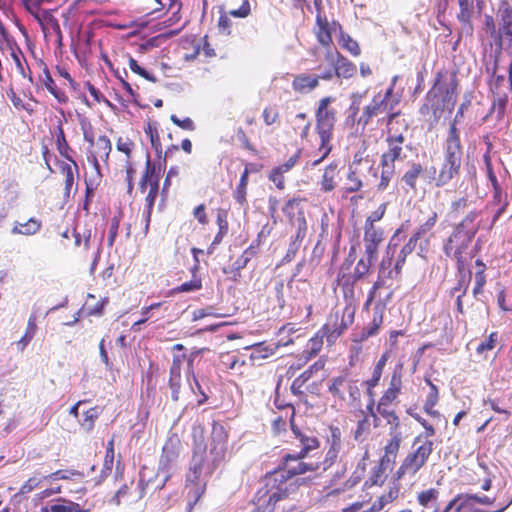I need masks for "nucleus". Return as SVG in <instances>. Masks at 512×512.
<instances>
[{
  "label": "nucleus",
  "mask_w": 512,
  "mask_h": 512,
  "mask_svg": "<svg viewBox=\"0 0 512 512\" xmlns=\"http://www.w3.org/2000/svg\"><path fill=\"white\" fill-rule=\"evenodd\" d=\"M223 462L220 458L207 452L201 444L196 445L190 461L186 481L191 485L190 493L197 501L206 490L209 477Z\"/></svg>",
  "instance_id": "nucleus-1"
},
{
  "label": "nucleus",
  "mask_w": 512,
  "mask_h": 512,
  "mask_svg": "<svg viewBox=\"0 0 512 512\" xmlns=\"http://www.w3.org/2000/svg\"><path fill=\"white\" fill-rule=\"evenodd\" d=\"M462 146L457 127L451 125L445 141L444 161L436 178V186L448 184L460 172Z\"/></svg>",
  "instance_id": "nucleus-2"
},
{
  "label": "nucleus",
  "mask_w": 512,
  "mask_h": 512,
  "mask_svg": "<svg viewBox=\"0 0 512 512\" xmlns=\"http://www.w3.org/2000/svg\"><path fill=\"white\" fill-rule=\"evenodd\" d=\"M439 74L433 87L427 93V99L431 102L433 114L437 116L438 112L444 110L452 111L457 99V82L451 78L449 83L442 82Z\"/></svg>",
  "instance_id": "nucleus-3"
},
{
  "label": "nucleus",
  "mask_w": 512,
  "mask_h": 512,
  "mask_svg": "<svg viewBox=\"0 0 512 512\" xmlns=\"http://www.w3.org/2000/svg\"><path fill=\"white\" fill-rule=\"evenodd\" d=\"M476 235L475 229H465V225L457 224L454 231L444 245V253L447 257H453L458 265L463 264V254L469 248Z\"/></svg>",
  "instance_id": "nucleus-4"
},
{
  "label": "nucleus",
  "mask_w": 512,
  "mask_h": 512,
  "mask_svg": "<svg viewBox=\"0 0 512 512\" xmlns=\"http://www.w3.org/2000/svg\"><path fill=\"white\" fill-rule=\"evenodd\" d=\"M394 109L393 103L384 102L382 93H377L372 101L363 108L362 115L358 118L357 123L365 128L373 117L383 113H388L387 125H393L394 120L399 116V112H391Z\"/></svg>",
  "instance_id": "nucleus-5"
},
{
  "label": "nucleus",
  "mask_w": 512,
  "mask_h": 512,
  "mask_svg": "<svg viewBox=\"0 0 512 512\" xmlns=\"http://www.w3.org/2000/svg\"><path fill=\"white\" fill-rule=\"evenodd\" d=\"M334 101L332 97H324L319 101L318 108L315 113L316 132L319 138L327 139L332 137V132L336 122V111L330 105Z\"/></svg>",
  "instance_id": "nucleus-6"
},
{
  "label": "nucleus",
  "mask_w": 512,
  "mask_h": 512,
  "mask_svg": "<svg viewBox=\"0 0 512 512\" xmlns=\"http://www.w3.org/2000/svg\"><path fill=\"white\" fill-rule=\"evenodd\" d=\"M290 479L292 477L287 473V469L282 463L276 470L266 475V486L270 488L269 503L275 504L287 495V488L283 485Z\"/></svg>",
  "instance_id": "nucleus-7"
},
{
  "label": "nucleus",
  "mask_w": 512,
  "mask_h": 512,
  "mask_svg": "<svg viewBox=\"0 0 512 512\" xmlns=\"http://www.w3.org/2000/svg\"><path fill=\"white\" fill-rule=\"evenodd\" d=\"M178 456L179 452L172 442L166 443L164 445L158 466V476H162L163 478L162 485H164L165 482H167L171 477ZM162 487L163 486L160 488Z\"/></svg>",
  "instance_id": "nucleus-8"
},
{
  "label": "nucleus",
  "mask_w": 512,
  "mask_h": 512,
  "mask_svg": "<svg viewBox=\"0 0 512 512\" xmlns=\"http://www.w3.org/2000/svg\"><path fill=\"white\" fill-rule=\"evenodd\" d=\"M302 457H298V454L287 453L282 457L281 463L287 469V473L290 476L296 477L298 475L305 474L308 471H316L320 468V464L317 462H303Z\"/></svg>",
  "instance_id": "nucleus-9"
},
{
  "label": "nucleus",
  "mask_w": 512,
  "mask_h": 512,
  "mask_svg": "<svg viewBox=\"0 0 512 512\" xmlns=\"http://www.w3.org/2000/svg\"><path fill=\"white\" fill-rule=\"evenodd\" d=\"M228 434L225 427L220 423H213L211 432L210 454L215 455L216 459L225 460L227 451Z\"/></svg>",
  "instance_id": "nucleus-10"
},
{
  "label": "nucleus",
  "mask_w": 512,
  "mask_h": 512,
  "mask_svg": "<svg viewBox=\"0 0 512 512\" xmlns=\"http://www.w3.org/2000/svg\"><path fill=\"white\" fill-rule=\"evenodd\" d=\"M402 365L399 364L395 367L389 388L385 391L383 396L380 398L379 403L381 405H389L391 404L398 396L402 388Z\"/></svg>",
  "instance_id": "nucleus-11"
},
{
  "label": "nucleus",
  "mask_w": 512,
  "mask_h": 512,
  "mask_svg": "<svg viewBox=\"0 0 512 512\" xmlns=\"http://www.w3.org/2000/svg\"><path fill=\"white\" fill-rule=\"evenodd\" d=\"M404 141L405 137L402 134L389 135L386 138L388 150L381 157L393 162L403 160L406 157L402 147Z\"/></svg>",
  "instance_id": "nucleus-12"
},
{
  "label": "nucleus",
  "mask_w": 512,
  "mask_h": 512,
  "mask_svg": "<svg viewBox=\"0 0 512 512\" xmlns=\"http://www.w3.org/2000/svg\"><path fill=\"white\" fill-rule=\"evenodd\" d=\"M389 434L391 435V440L385 447V455L381 459V466L384 469H387L389 465L395 462L398 450L400 448V443L402 441L401 432L395 431V429H390Z\"/></svg>",
  "instance_id": "nucleus-13"
},
{
  "label": "nucleus",
  "mask_w": 512,
  "mask_h": 512,
  "mask_svg": "<svg viewBox=\"0 0 512 512\" xmlns=\"http://www.w3.org/2000/svg\"><path fill=\"white\" fill-rule=\"evenodd\" d=\"M91 509V506H87L86 503L79 504L71 500L60 498L50 507H42L41 512H91Z\"/></svg>",
  "instance_id": "nucleus-14"
},
{
  "label": "nucleus",
  "mask_w": 512,
  "mask_h": 512,
  "mask_svg": "<svg viewBox=\"0 0 512 512\" xmlns=\"http://www.w3.org/2000/svg\"><path fill=\"white\" fill-rule=\"evenodd\" d=\"M328 59L331 65H334L335 75L343 78H350L356 71V67L338 52L329 53Z\"/></svg>",
  "instance_id": "nucleus-15"
},
{
  "label": "nucleus",
  "mask_w": 512,
  "mask_h": 512,
  "mask_svg": "<svg viewBox=\"0 0 512 512\" xmlns=\"http://www.w3.org/2000/svg\"><path fill=\"white\" fill-rule=\"evenodd\" d=\"M383 239L384 233L380 228L372 232L366 231L364 233L365 255L369 256V258H376L378 245Z\"/></svg>",
  "instance_id": "nucleus-16"
},
{
  "label": "nucleus",
  "mask_w": 512,
  "mask_h": 512,
  "mask_svg": "<svg viewBox=\"0 0 512 512\" xmlns=\"http://www.w3.org/2000/svg\"><path fill=\"white\" fill-rule=\"evenodd\" d=\"M318 78L311 75H299L292 83L293 89L300 93H308L318 86Z\"/></svg>",
  "instance_id": "nucleus-17"
},
{
  "label": "nucleus",
  "mask_w": 512,
  "mask_h": 512,
  "mask_svg": "<svg viewBox=\"0 0 512 512\" xmlns=\"http://www.w3.org/2000/svg\"><path fill=\"white\" fill-rule=\"evenodd\" d=\"M40 229L41 221L32 217L25 223L15 222L11 232L12 234L30 236L36 234Z\"/></svg>",
  "instance_id": "nucleus-18"
},
{
  "label": "nucleus",
  "mask_w": 512,
  "mask_h": 512,
  "mask_svg": "<svg viewBox=\"0 0 512 512\" xmlns=\"http://www.w3.org/2000/svg\"><path fill=\"white\" fill-rule=\"evenodd\" d=\"M96 147H97V150H96L97 155H93L92 158H93V164H94L95 168L98 170L99 163L97 160V156H99L102 159H107L112 150V145L107 136L101 135L97 139Z\"/></svg>",
  "instance_id": "nucleus-19"
},
{
  "label": "nucleus",
  "mask_w": 512,
  "mask_h": 512,
  "mask_svg": "<svg viewBox=\"0 0 512 512\" xmlns=\"http://www.w3.org/2000/svg\"><path fill=\"white\" fill-rule=\"evenodd\" d=\"M423 173V167L420 163L412 162L409 164L408 170L402 176L404 182L410 189H416V181Z\"/></svg>",
  "instance_id": "nucleus-20"
},
{
  "label": "nucleus",
  "mask_w": 512,
  "mask_h": 512,
  "mask_svg": "<svg viewBox=\"0 0 512 512\" xmlns=\"http://www.w3.org/2000/svg\"><path fill=\"white\" fill-rule=\"evenodd\" d=\"M425 382L429 385L430 392L427 395V399L424 404V410L431 416H437L439 413L438 411L434 410V407L438 402V388L428 378L425 379Z\"/></svg>",
  "instance_id": "nucleus-21"
},
{
  "label": "nucleus",
  "mask_w": 512,
  "mask_h": 512,
  "mask_svg": "<svg viewBox=\"0 0 512 512\" xmlns=\"http://www.w3.org/2000/svg\"><path fill=\"white\" fill-rule=\"evenodd\" d=\"M338 164L336 162L330 163L324 170L321 180V190L324 192H330L335 188V174Z\"/></svg>",
  "instance_id": "nucleus-22"
},
{
  "label": "nucleus",
  "mask_w": 512,
  "mask_h": 512,
  "mask_svg": "<svg viewBox=\"0 0 512 512\" xmlns=\"http://www.w3.org/2000/svg\"><path fill=\"white\" fill-rule=\"evenodd\" d=\"M298 438L302 446L301 450L296 453L298 457L306 458L310 452L319 447V441L316 437H309L299 433Z\"/></svg>",
  "instance_id": "nucleus-23"
},
{
  "label": "nucleus",
  "mask_w": 512,
  "mask_h": 512,
  "mask_svg": "<svg viewBox=\"0 0 512 512\" xmlns=\"http://www.w3.org/2000/svg\"><path fill=\"white\" fill-rule=\"evenodd\" d=\"M386 362H387V356H386V354H384L381 356V358L376 363V365L373 369L372 377L365 382V384L368 386V390H371L378 385L380 378L382 376V373H383V369L386 365Z\"/></svg>",
  "instance_id": "nucleus-24"
},
{
  "label": "nucleus",
  "mask_w": 512,
  "mask_h": 512,
  "mask_svg": "<svg viewBox=\"0 0 512 512\" xmlns=\"http://www.w3.org/2000/svg\"><path fill=\"white\" fill-rule=\"evenodd\" d=\"M56 145H57V149H58L60 155L63 156L64 158H66L67 160L71 161L74 164L75 168L77 169L78 168L77 163L68 154L70 147L66 141L65 134H64L63 128L61 126H58V132L56 135Z\"/></svg>",
  "instance_id": "nucleus-25"
},
{
  "label": "nucleus",
  "mask_w": 512,
  "mask_h": 512,
  "mask_svg": "<svg viewBox=\"0 0 512 512\" xmlns=\"http://www.w3.org/2000/svg\"><path fill=\"white\" fill-rule=\"evenodd\" d=\"M438 219V213L431 211L428 218L419 226L417 231L412 235L417 241L432 230Z\"/></svg>",
  "instance_id": "nucleus-26"
},
{
  "label": "nucleus",
  "mask_w": 512,
  "mask_h": 512,
  "mask_svg": "<svg viewBox=\"0 0 512 512\" xmlns=\"http://www.w3.org/2000/svg\"><path fill=\"white\" fill-rule=\"evenodd\" d=\"M36 330V316L34 314H31L28 320L26 332L24 336L17 342V345L20 348V350H23L28 345V343L33 339Z\"/></svg>",
  "instance_id": "nucleus-27"
},
{
  "label": "nucleus",
  "mask_w": 512,
  "mask_h": 512,
  "mask_svg": "<svg viewBox=\"0 0 512 512\" xmlns=\"http://www.w3.org/2000/svg\"><path fill=\"white\" fill-rule=\"evenodd\" d=\"M472 501L482 505H491L493 504L494 499L486 495L479 496L477 494H464L462 495V503L456 508V512H461L462 508L470 505Z\"/></svg>",
  "instance_id": "nucleus-28"
},
{
  "label": "nucleus",
  "mask_w": 512,
  "mask_h": 512,
  "mask_svg": "<svg viewBox=\"0 0 512 512\" xmlns=\"http://www.w3.org/2000/svg\"><path fill=\"white\" fill-rule=\"evenodd\" d=\"M375 259L376 258H369V256L366 255L365 258H361L358 261L353 273L354 281L361 280L368 274L370 267Z\"/></svg>",
  "instance_id": "nucleus-29"
},
{
  "label": "nucleus",
  "mask_w": 512,
  "mask_h": 512,
  "mask_svg": "<svg viewBox=\"0 0 512 512\" xmlns=\"http://www.w3.org/2000/svg\"><path fill=\"white\" fill-rule=\"evenodd\" d=\"M416 243H417V240L411 236L409 241L402 247V249L398 255L396 264H395L396 274L400 273L402 265L405 262V258L407 257L408 254H410L414 250Z\"/></svg>",
  "instance_id": "nucleus-30"
},
{
  "label": "nucleus",
  "mask_w": 512,
  "mask_h": 512,
  "mask_svg": "<svg viewBox=\"0 0 512 512\" xmlns=\"http://www.w3.org/2000/svg\"><path fill=\"white\" fill-rule=\"evenodd\" d=\"M114 463V441L111 440L108 442L107 449H106V455L101 471L102 479L106 478L110 472L112 471Z\"/></svg>",
  "instance_id": "nucleus-31"
},
{
  "label": "nucleus",
  "mask_w": 512,
  "mask_h": 512,
  "mask_svg": "<svg viewBox=\"0 0 512 512\" xmlns=\"http://www.w3.org/2000/svg\"><path fill=\"white\" fill-rule=\"evenodd\" d=\"M168 387L170 390L171 399L174 402H177L180 399L182 376L176 374H169Z\"/></svg>",
  "instance_id": "nucleus-32"
},
{
  "label": "nucleus",
  "mask_w": 512,
  "mask_h": 512,
  "mask_svg": "<svg viewBox=\"0 0 512 512\" xmlns=\"http://www.w3.org/2000/svg\"><path fill=\"white\" fill-rule=\"evenodd\" d=\"M317 24L319 26L317 32V39L323 46H329L332 42L331 33L328 29L327 21H323L319 16L317 17Z\"/></svg>",
  "instance_id": "nucleus-33"
},
{
  "label": "nucleus",
  "mask_w": 512,
  "mask_h": 512,
  "mask_svg": "<svg viewBox=\"0 0 512 512\" xmlns=\"http://www.w3.org/2000/svg\"><path fill=\"white\" fill-rule=\"evenodd\" d=\"M248 183V171L245 170L241 175L239 184L235 190L234 198L240 204L246 203V188Z\"/></svg>",
  "instance_id": "nucleus-34"
},
{
  "label": "nucleus",
  "mask_w": 512,
  "mask_h": 512,
  "mask_svg": "<svg viewBox=\"0 0 512 512\" xmlns=\"http://www.w3.org/2000/svg\"><path fill=\"white\" fill-rule=\"evenodd\" d=\"M385 506V500L383 499H377L369 508L365 510H361L363 507L362 503H353L350 505L345 512H379L381 511Z\"/></svg>",
  "instance_id": "nucleus-35"
},
{
  "label": "nucleus",
  "mask_w": 512,
  "mask_h": 512,
  "mask_svg": "<svg viewBox=\"0 0 512 512\" xmlns=\"http://www.w3.org/2000/svg\"><path fill=\"white\" fill-rule=\"evenodd\" d=\"M312 373H313L312 370L308 369V370L304 371L300 376H298L297 378L294 379V381L292 382V385L290 387L291 392L294 395L300 396L303 394L302 387L311 378Z\"/></svg>",
  "instance_id": "nucleus-36"
},
{
  "label": "nucleus",
  "mask_w": 512,
  "mask_h": 512,
  "mask_svg": "<svg viewBox=\"0 0 512 512\" xmlns=\"http://www.w3.org/2000/svg\"><path fill=\"white\" fill-rule=\"evenodd\" d=\"M385 406L386 405L378 404L377 412L387 420V423L391 426L390 429H395V431H398L400 424L398 416L394 411L386 409Z\"/></svg>",
  "instance_id": "nucleus-37"
},
{
  "label": "nucleus",
  "mask_w": 512,
  "mask_h": 512,
  "mask_svg": "<svg viewBox=\"0 0 512 512\" xmlns=\"http://www.w3.org/2000/svg\"><path fill=\"white\" fill-rule=\"evenodd\" d=\"M11 57L16 65V68L18 70V72L22 75L23 78H26L27 77V74H26V71H25V68H24V64L22 62V59L24 62H26L25 58H24V55L22 53V51L17 47V48H11ZM28 79L30 82H32V76L31 74L28 75Z\"/></svg>",
  "instance_id": "nucleus-38"
},
{
  "label": "nucleus",
  "mask_w": 512,
  "mask_h": 512,
  "mask_svg": "<svg viewBox=\"0 0 512 512\" xmlns=\"http://www.w3.org/2000/svg\"><path fill=\"white\" fill-rule=\"evenodd\" d=\"M424 464L415 452L410 453L404 460V468H408L411 475H415Z\"/></svg>",
  "instance_id": "nucleus-39"
},
{
  "label": "nucleus",
  "mask_w": 512,
  "mask_h": 512,
  "mask_svg": "<svg viewBox=\"0 0 512 512\" xmlns=\"http://www.w3.org/2000/svg\"><path fill=\"white\" fill-rule=\"evenodd\" d=\"M99 416V411L97 407L90 408L84 413V418L81 423V426L86 432H90L94 428V422Z\"/></svg>",
  "instance_id": "nucleus-40"
},
{
  "label": "nucleus",
  "mask_w": 512,
  "mask_h": 512,
  "mask_svg": "<svg viewBox=\"0 0 512 512\" xmlns=\"http://www.w3.org/2000/svg\"><path fill=\"white\" fill-rule=\"evenodd\" d=\"M161 171H162L161 167L160 166L156 167L154 164H152L150 155L147 154L146 169H145V173L142 177L144 179H146L148 181V183H150L153 180H155L156 177H157V179H160Z\"/></svg>",
  "instance_id": "nucleus-41"
},
{
  "label": "nucleus",
  "mask_w": 512,
  "mask_h": 512,
  "mask_svg": "<svg viewBox=\"0 0 512 512\" xmlns=\"http://www.w3.org/2000/svg\"><path fill=\"white\" fill-rule=\"evenodd\" d=\"M188 383H189L191 391L194 394H200L202 396V398L198 400V405L204 404L208 399V395L205 392L198 376L196 374H194V377H191L190 382H188Z\"/></svg>",
  "instance_id": "nucleus-42"
},
{
  "label": "nucleus",
  "mask_w": 512,
  "mask_h": 512,
  "mask_svg": "<svg viewBox=\"0 0 512 512\" xmlns=\"http://www.w3.org/2000/svg\"><path fill=\"white\" fill-rule=\"evenodd\" d=\"M507 101L508 98L506 94L500 95L499 93H497L494 96L492 109L497 113L498 119L503 118L506 110Z\"/></svg>",
  "instance_id": "nucleus-43"
},
{
  "label": "nucleus",
  "mask_w": 512,
  "mask_h": 512,
  "mask_svg": "<svg viewBox=\"0 0 512 512\" xmlns=\"http://www.w3.org/2000/svg\"><path fill=\"white\" fill-rule=\"evenodd\" d=\"M128 63H129V68L131 69L132 72L140 75L141 77H143L146 80L151 81L153 83L157 81L156 77L154 75H152L151 73H149L146 69L141 67L134 58L129 57Z\"/></svg>",
  "instance_id": "nucleus-44"
},
{
  "label": "nucleus",
  "mask_w": 512,
  "mask_h": 512,
  "mask_svg": "<svg viewBox=\"0 0 512 512\" xmlns=\"http://www.w3.org/2000/svg\"><path fill=\"white\" fill-rule=\"evenodd\" d=\"M207 349L201 348V349H194L189 356H186L187 360V370H186V379L187 382H190L191 377H194L195 371L193 368L194 361Z\"/></svg>",
  "instance_id": "nucleus-45"
},
{
  "label": "nucleus",
  "mask_w": 512,
  "mask_h": 512,
  "mask_svg": "<svg viewBox=\"0 0 512 512\" xmlns=\"http://www.w3.org/2000/svg\"><path fill=\"white\" fill-rule=\"evenodd\" d=\"M82 477V473L76 470H58L54 473L49 474L48 476H43L44 479L59 480V479H71L72 477Z\"/></svg>",
  "instance_id": "nucleus-46"
},
{
  "label": "nucleus",
  "mask_w": 512,
  "mask_h": 512,
  "mask_svg": "<svg viewBox=\"0 0 512 512\" xmlns=\"http://www.w3.org/2000/svg\"><path fill=\"white\" fill-rule=\"evenodd\" d=\"M331 139H332V137H328L324 141L323 138H320V146H319L318 150L321 153V157L318 158L317 160L313 161V163H312L313 167H316L317 165H319L330 154V152L332 150V146L330 145Z\"/></svg>",
  "instance_id": "nucleus-47"
},
{
  "label": "nucleus",
  "mask_w": 512,
  "mask_h": 512,
  "mask_svg": "<svg viewBox=\"0 0 512 512\" xmlns=\"http://www.w3.org/2000/svg\"><path fill=\"white\" fill-rule=\"evenodd\" d=\"M8 97L10 98L11 102L13 103L14 107L17 109H23L27 111L29 114H32L34 112L32 106L29 103H24L23 100L16 95L14 90L11 88L7 92Z\"/></svg>",
  "instance_id": "nucleus-48"
},
{
  "label": "nucleus",
  "mask_w": 512,
  "mask_h": 512,
  "mask_svg": "<svg viewBox=\"0 0 512 512\" xmlns=\"http://www.w3.org/2000/svg\"><path fill=\"white\" fill-rule=\"evenodd\" d=\"M485 163H486L487 177L493 187L495 197H498L501 193V187H500L497 177L493 171L491 161L489 159H486Z\"/></svg>",
  "instance_id": "nucleus-49"
},
{
  "label": "nucleus",
  "mask_w": 512,
  "mask_h": 512,
  "mask_svg": "<svg viewBox=\"0 0 512 512\" xmlns=\"http://www.w3.org/2000/svg\"><path fill=\"white\" fill-rule=\"evenodd\" d=\"M433 451V442L426 439L420 446L415 450V454H417L420 460L426 463L427 459L431 455Z\"/></svg>",
  "instance_id": "nucleus-50"
},
{
  "label": "nucleus",
  "mask_w": 512,
  "mask_h": 512,
  "mask_svg": "<svg viewBox=\"0 0 512 512\" xmlns=\"http://www.w3.org/2000/svg\"><path fill=\"white\" fill-rule=\"evenodd\" d=\"M170 120L173 122V124H175L183 130L194 131L196 129L195 123L190 117L180 119L176 115L172 114L170 116Z\"/></svg>",
  "instance_id": "nucleus-51"
},
{
  "label": "nucleus",
  "mask_w": 512,
  "mask_h": 512,
  "mask_svg": "<svg viewBox=\"0 0 512 512\" xmlns=\"http://www.w3.org/2000/svg\"><path fill=\"white\" fill-rule=\"evenodd\" d=\"M345 377L344 376H338L331 380V384L329 385V392L332 393L334 396L343 399L344 394L341 392L340 387L344 384Z\"/></svg>",
  "instance_id": "nucleus-52"
},
{
  "label": "nucleus",
  "mask_w": 512,
  "mask_h": 512,
  "mask_svg": "<svg viewBox=\"0 0 512 512\" xmlns=\"http://www.w3.org/2000/svg\"><path fill=\"white\" fill-rule=\"evenodd\" d=\"M145 132L150 138V142H151L153 149L156 151V153L160 154L161 153V143H160V139H159L157 130L155 128L153 129L152 126L149 124L147 129L145 130Z\"/></svg>",
  "instance_id": "nucleus-53"
},
{
  "label": "nucleus",
  "mask_w": 512,
  "mask_h": 512,
  "mask_svg": "<svg viewBox=\"0 0 512 512\" xmlns=\"http://www.w3.org/2000/svg\"><path fill=\"white\" fill-rule=\"evenodd\" d=\"M186 360V354H174L172 364L170 366L169 374L181 375L182 364Z\"/></svg>",
  "instance_id": "nucleus-54"
},
{
  "label": "nucleus",
  "mask_w": 512,
  "mask_h": 512,
  "mask_svg": "<svg viewBox=\"0 0 512 512\" xmlns=\"http://www.w3.org/2000/svg\"><path fill=\"white\" fill-rule=\"evenodd\" d=\"M437 495H438V491L436 489H428L426 491H422L419 495H418V502L422 505V506H428V504L433 501V500H436L437 499Z\"/></svg>",
  "instance_id": "nucleus-55"
},
{
  "label": "nucleus",
  "mask_w": 512,
  "mask_h": 512,
  "mask_svg": "<svg viewBox=\"0 0 512 512\" xmlns=\"http://www.w3.org/2000/svg\"><path fill=\"white\" fill-rule=\"evenodd\" d=\"M496 341H497V334L495 332H493L489 335L488 339H486L485 341H482L477 346V349H476L477 353L482 354L485 351L492 350L495 347Z\"/></svg>",
  "instance_id": "nucleus-56"
},
{
  "label": "nucleus",
  "mask_w": 512,
  "mask_h": 512,
  "mask_svg": "<svg viewBox=\"0 0 512 512\" xmlns=\"http://www.w3.org/2000/svg\"><path fill=\"white\" fill-rule=\"evenodd\" d=\"M339 447L330 446L329 450L326 453L325 459L323 461V470H327L331 467V465L336 461L338 454L340 452Z\"/></svg>",
  "instance_id": "nucleus-57"
},
{
  "label": "nucleus",
  "mask_w": 512,
  "mask_h": 512,
  "mask_svg": "<svg viewBox=\"0 0 512 512\" xmlns=\"http://www.w3.org/2000/svg\"><path fill=\"white\" fill-rule=\"evenodd\" d=\"M348 187L347 192H357L362 187V181L359 179V177L356 175L354 171H350L348 176Z\"/></svg>",
  "instance_id": "nucleus-58"
},
{
  "label": "nucleus",
  "mask_w": 512,
  "mask_h": 512,
  "mask_svg": "<svg viewBox=\"0 0 512 512\" xmlns=\"http://www.w3.org/2000/svg\"><path fill=\"white\" fill-rule=\"evenodd\" d=\"M62 173L65 175V189L69 193L74 183L73 169L70 164L64 163L61 167Z\"/></svg>",
  "instance_id": "nucleus-59"
},
{
  "label": "nucleus",
  "mask_w": 512,
  "mask_h": 512,
  "mask_svg": "<svg viewBox=\"0 0 512 512\" xmlns=\"http://www.w3.org/2000/svg\"><path fill=\"white\" fill-rule=\"evenodd\" d=\"M120 225L119 217L115 216L111 219L109 235H108V246L112 247L114 245L115 239L117 237L118 229Z\"/></svg>",
  "instance_id": "nucleus-60"
},
{
  "label": "nucleus",
  "mask_w": 512,
  "mask_h": 512,
  "mask_svg": "<svg viewBox=\"0 0 512 512\" xmlns=\"http://www.w3.org/2000/svg\"><path fill=\"white\" fill-rule=\"evenodd\" d=\"M42 479H44L43 476L42 477L33 476V477L29 478L20 488V493L26 494V493L33 491L36 487L39 486Z\"/></svg>",
  "instance_id": "nucleus-61"
},
{
  "label": "nucleus",
  "mask_w": 512,
  "mask_h": 512,
  "mask_svg": "<svg viewBox=\"0 0 512 512\" xmlns=\"http://www.w3.org/2000/svg\"><path fill=\"white\" fill-rule=\"evenodd\" d=\"M232 21L227 14H221L218 20V29L224 35H230Z\"/></svg>",
  "instance_id": "nucleus-62"
},
{
  "label": "nucleus",
  "mask_w": 512,
  "mask_h": 512,
  "mask_svg": "<svg viewBox=\"0 0 512 512\" xmlns=\"http://www.w3.org/2000/svg\"><path fill=\"white\" fill-rule=\"evenodd\" d=\"M299 248H300V243L290 242L287 252L284 255V257L282 258L280 265L291 262L294 259V257L296 256Z\"/></svg>",
  "instance_id": "nucleus-63"
},
{
  "label": "nucleus",
  "mask_w": 512,
  "mask_h": 512,
  "mask_svg": "<svg viewBox=\"0 0 512 512\" xmlns=\"http://www.w3.org/2000/svg\"><path fill=\"white\" fill-rule=\"evenodd\" d=\"M202 283L200 279H192L188 282L182 283L177 291L179 292H192L201 289Z\"/></svg>",
  "instance_id": "nucleus-64"
}]
</instances>
